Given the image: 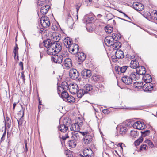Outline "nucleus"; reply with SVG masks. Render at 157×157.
I'll return each mask as SVG.
<instances>
[{"instance_id": "nucleus-1", "label": "nucleus", "mask_w": 157, "mask_h": 157, "mask_svg": "<svg viewBox=\"0 0 157 157\" xmlns=\"http://www.w3.org/2000/svg\"><path fill=\"white\" fill-rule=\"evenodd\" d=\"M60 37L55 36L51 40L48 39L43 42L44 46L47 48V53L49 55H53L54 53H58L62 49V43L59 40Z\"/></svg>"}, {"instance_id": "nucleus-2", "label": "nucleus", "mask_w": 157, "mask_h": 157, "mask_svg": "<svg viewBox=\"0 0 157 157\" xmlns=\"http://www.w3.org/2000/svg\"><path fill=\"white\" fill-rule=\"evenodd\" d=\"M79 47L77 44L73 43L69 44L68 47L69 52L73 54H77L79 50Z\"/></svg>"}, {"instance_id": "nucleus-3", "label": "nucleus", "mask_w": 157, "mask_h": 157, "mask_svg": "<svg viewBox=\"0 0 157 157\" xmlns=\"http://www.w3.org/2000/svg\"><path fill=\"white\" fill-rule=\"evenodd\" d=\"M40 23L43 28L49 27L50 25V22L49 18L46 16H42L40 19Z\"/></svg>"}, {"instance_id": "nucleus-4", "label": "nucleus", "mask_w": 157, "mask_h": 157, "mask_svg": "<svg viewBox=\"0 0 157 157\" xmlns=\"http://www.w3.org/2000/svg\"><path fill=\"white\" fill-rule=\"evenodd\" d=\"M57 53H56V54ZM55 54L56 53H55L53 55L54 56L51 58V60L56 63H61L62 62L63 59V56L59 54L56 55Z\"/></svg>"}, {"instance_id": "nucleus-5", "label": "nucleus", "mask_w": 157, "mask_h": 157, "mask_svg": "<svg viewBox=\"0 0 157 157\" xmlns=\"http://www.w3.org/2000/svg\"><path fill=\"white\" fill-rule=\"evenodd\" d=\"M79 73L75 69H71L69 72V76L72 79H76L79 76Z\"/></svg>"}, {"instance_id": "nucleus-6", "label": "nucleus", "mask_w": 157, "mask_h": 157, "mask_svg": "<svg viewBox=\"0 0 157 157\" xmlns=\"http://www.w3.org/2000/svg\"><path fill=\"white\" fill-rule=\"evenodd\" d=\"M84 155L80 154V157H91L93 155V152L91 149L86 148L83 151Z\"/></svg>"}, {"instance_id": "nucleus-7", "label": "nucleus", "mask_w": 157, "mask_h": 157, "mask_svg": "<svg viewBox=\"0 0 157 157\" xmlns=\"http://www.w3.org/2000/svg\"><path fill=\"white\" fill-rule=\"evenodd\" d=\"M94 134L92 133L89 132V134L84 137V142L86 144H88L92 141Z\"/></svg>"}, {"instance_id": "nucleus-8", "label": "nucleus", "mask_w": 157, "mask_h": 157, "mask_svg": "<svg viewBox=\"0 0 157 157\" xmlns=\"http://www.w3.org/2000/svg\"><path fill=\"white\" fill-rule=\"evenodd\" d=\"M115 68L116 72L117 74H121V73H125L126 71L129 68V67L127 66H124L122 67L116 66Z\"/></svg>"}, {"instance_id": "nucleus-9", "label": "nucleus", "mask_w": 157, "mask_h": 157, "mask_svg": "<svg viewBox=\"0 0 157 157\" xmlns=\"http://www.w3.org/2000/svg\"><path fill=\"white\" fill-rule=\"evenodd\" d=\"M78 89V85L75 83H70L69 84V90L72 94H75Z\"/></svg>"}, {"instance_id": "nucleus-10", "label": "nucleus", "mask_w": 157, "mask_h": 157, "mask_svg": "<svg viewBox=\"0 0 157 157\" xmlns=\"http://www.w3.org/2000/svg\"><path fill=\"white\" fill-rule=\"evenodd\" d=\"M115 55L112 56L113 59H119L123 58L124 56L123 52L121 50H117L115 52Z\"/></svg>"}, {"instance_id": "nucleus-11", "label": "nucleus", "mask_w": 157, "mask_h": 157, "mask_svg": "<svg viewBox=\"0 0 157 157\" xmlns=\"http://www.w3.org/2000/svg\"><path fill=\"white\" fill-rule=\"evenodd\" d=\"M134 8L138 11H142L144 9V6L141 3L138 2L134 3L133 4Z\"/></svg>"}, {"instance_id": "nucleus-12", "label": "nucleus", "mask_w": 157, "mask_h": 157, "mask_svg": "<svg viewBox=\"0 0 157 157\" xmlns=\"http://www.w3.org/2000/svg\"><path fill=\"white\" fill-rule=\"evenodd\" d=\"M91 75V71L90 70L84 69L81 72V75L83 78H85L90 77Z\"/></svg>"}, {"instance_id": "nucleus-13", "label": "nucleus", "mask_w": 157, "mask_h": 157, "mask_svg": "<svg viewBox=\"0 0 157 157\" xmlns=\"http://www.w3.org/2000/svg\"><path fill=\"white\" fill-rule=\"evenodd\" d=\"M121 80L124 83L127 85L131 84L132 82V80L131 77L127 75L123 76Z\"/></svg>"}, {"instance_id": "nucleus-14", "label": "nucleus", "mask_w": 157, "mask_h": 157, "mask_svg": "<svg viewBox=\"0 0 157 157\" xmlns=\"http://www.w3.org/2000/svg\"><path fill=\"white\" fill-rule=\"evenodd\" d=\"M78 58V63L81 64L86 59V56L82 52H78L77 53Z\"/></svg>"}, {"instance_id": "nucleus-15", "label": "nucleus", "mask_w": 157, "mask_h": 157, "mask_svg": "<svg viewBox=\"0 0 157 157\" xmlns=\"http://www.w3.org/2000/svg\"><path fill=\"white\" fill-rule=\"evenodd\" d=\"M153 85L152 83H145L142 86L144 91H151L153 90Z\"/></svg>"}, {"instance_id": "nucleus-16", "label": "nucleus", "mask_w": 157, "mask_h": 157, "mask_svg": "<svg viewBox=\"0 0 157 157\" xmlns=\"http://www.w3.org/2000/svg\"><path fill=\"white\" fill-rule=\"evenodd\" d=\"M105 44L107 46H111L114 42L113 38L111 36H107L104 40Z\"/></svg>"}, {"instance_id": "nucleus-17", "label": "nucleus", "mask_w": 157, "mask_h": 157, "mask_svg": "<svg viewBox=\"0 0 157 157\" xmlns=\"http://www.w3.org/2000/svg\"><path fill=\"white\" fill-rule=\"evenodd\" d=\"M60 87H61L63 90L65 91L68 89L69 90V85L68 83L66 82H63L61 83V86H58L57 87V90L58 92L59 91H60V90L59 89Z\"/></svg>"}, {"instance_id": "nucleus-18", "label": "nucleus", "mask_w": 157, "mask_h": 157, "mask_svg": "<svg viewBox=\"0 0 157 157\" xmlns=\"http://www.w3.org/2000/svg\"><path fill=\"white\" fill-rule=\"evenodd\" d=\"M136 70L141 75H145L146 72L145 68L143 66H140L136 68Z\"/></svg>"}, {"instance_id": "nucleus-19", "label": "nucleus", "mask_w": 157, "mask_h": 157, "mask_svg": "<svg viewBox=\"0 0 157 157\" xmlns=\"http://www.w3.org/2000/svg\"><path fill=\"white\" fill-rule=\"evenodd\" d=\"M121 43L119 41H114L113 42L112 46L113 49L115 50H119V49L121 47Z\"/></svg>"}, {"instance_id": "nucleus-20", "label": "nucleus", "mask_w": 157, "mask_h": 157, "mask_svg": "<svg viewBox=\"0 0 157 157\" xmlns=\"http://www.w3.org/2000/svg\"><path fill=\"white\" fill-rule=\"evenodd\" d=\"M58 129L59 130L63 132H65L68 130V126H66L64 122L63 124H61L58 127Z\"/></svg>"}, {"instance_id": "nucleus-21", "label": "nucleus", "mask_w": 157, "mask_h": 157, "mask_svg": "<svg viewBox=\"0 0 157 157\" xmlns=\"http://www.w3.org/2000/svg\"><path fill=\"white\" fill-rule=\"evenodd\" d=\"M80 129L79 125H78L77 123L72 124L70 128L71 130L74 132L78 131Z\"/></svg>"}, {"instance_id": "nucleus-22", "label": "nucleus", "mask_w": 157, "mask_h": 157, "mask_svg": "<svg viewBox=\"0 0 157 157\" xmlns=\"http://www.w3.org/2000/svg\"><path fill=\"white\" fill-rule=\"evenodd\" d=\"M64 65L66 67L69 68L72 67V60L69 58H66L64 61Z\"/></svg>"}, {"instance_id": "nucleus-23", "label": "nucleus", "mask_w": 157, "mask_h": 157, "mask_svg": "<svg viewBox=\"0 0 157 157\" xmlns=\"http://www.w3.org/2000/svg\"><path fill=\"white\" fill-rule=\"evenodd\" d=\"M130 67L132 68H135L136 69V68L138 67L139 66V62L135 59L133 60H132L130 64Z\"/></svg>"}, {"instance_id": "nucleus-24", "label": "nucleus", "mask_w": 157, "mask_h": 157, "mask_svg": "<svg viewBox=\"0 0 157 157\" xmlns=\"http://www.w3.org/2000/svg\"><path fill=\"white\" fill-rule=\"evenodd\" d=\"M72 40L69 37H66L63 40V44L64 45L68 48V47L69 45V44H72Z\"/></svg>"}, {"instance_id": "nucleus-25", "label": "nucleus", "mask_w": 157, "mask_h": 157, "mask_svg": "<svg viewBox=\"0 0 157 157\" xmlns=\"http://www.w3.org/2000/svg\"><path fill=\"white\" fill-rule=\"evenodd\" d=\"M84 90L86 94L88 93L89 91H90L93 89V86L92 85L87 84H86L84 87Z\"/></svg>"}, {"instance_id": "nucleus-26", "label": "nucleus", "mask_w": 157, "mask_h": 157, "mask_svg": "<svg viewBox=\"0 0 157 157\" xmlns=\"http://www.w3.org/2000/svg\"><path fill=\"white\" fill-rule=\"evenodd\" d=\"M69 147L71 148H75L76 145V141L75 140H70L68 143Z\"/></svg>"}, {"instance_id": "nucleus-27", "label": "nucleus", "mask_w": 157, "mask_h": 157, "mask_svg": "<svg viewBox=\"0 0 157 157\" xmlns=\"http://www.w3.org/2000/svg\"><path fill=\"white\" fill-rule=\"evenodd\" d=\"M49 6L44 5L41 8L40 12L43 14H45L48 10Z\"/></svg>"}, {"instance_id": "nucleus-28", "label": "nucleus", "mask_w": 157, "mask_h": 157, "mask_svg": "<svg viewBox=\"0 0 157 157\" xmlns=\"http://www.w3.org/2000/svg\"><path fill=\"white\" fill-rule=\"evenodd\" d=\"M77 96L78 98H81L84 94H86V92L83 89H81L79 90L78 89L77 93H76Z\"/></svg>"}, {"instance_id": "nucleus-29", "label": "nucleus", "mask_w": 157, "mask_h": 157, "mask_svg": "<svg viewBox=\"0 0 157 157\" xmlns=\"http://www.w3.org/2000/svg\"><path fill=\"white\" fill-rule=\"evenodd\" d=\"M71 138L73 139L74 140H78L79 138V134L78 132H74L71 133Z\"/></svg>"}, {"instance_id": "nucleus-30", "label": "nucleus", "mask_w": 157, "mask_h": 157, "mask_svg": "<svg viewBox=\"0 0 157 157\" xmlns=\"http://www.w3.org/2000/svg\"><path fill=\"white\" fill-rule=\"evenodd\" d=\"M112 37L113 38V40L114 41H117V40L121 38V35L119 34H118L117 33H114L113 34Z\"/></svg>"}, {"instance_id": "nucleus-31", "label": "nucleus", "mask_w": 157, "mask_h": 157, "mask_svg": "<svg viewBox=\"0 0 157 157\" xmlns=\"http://www.w3.org/2000/svg\"><path fill=\"white\" fill-rule=\"evenodd\" d=\"M138 129L143 130L146 128V126L143 122L139 121Z\"/></svg>"}, {"instance_id": "nucleus-32", "label": "nucleus", "mask_w": 157, "mask_h": 157, "mask_svg": "<svg viewBox=\"0 0 157 157\" xmlns=\"http://www.w3.org/2000/svg\"><path fill=\"white\" fill-rule=\"evenodd\" d=\"M67 21L68 24H72L73 23V19L69 11L68 12L67 17Z\"/></svg>"}, {"instance_id": "nucleus-33", "label": "nucleus", "mask_w": 157, "mask_h": 157, "mask_svg": "<svg viewBox=\"0 0 157 157\" xmlns=\"http://www.w3.org/2000/svg\"><path fill=\"white\" fill-rule=\"evenodd\" d=\"M151 20H157V11L153 10L151 12Z\"/></svg>"}, {"instance_id": "nucleus-34", "label": "nucleus", "mask_w": 157, "mask_h": 157, "mask_svg": "<svg viewBox=\"0 0 157 157\" xmlns=\"http://www.w3.org/2000/svg\"><path fill=\"white\" fill-rule=\"evenodd\" d=\"M101 77L98 75H94L91 77V80L94 82H98L100 81Z\"/></svg>"}, {"instance_id": "nucleus-35", "label": "nucleus", "mask_w": 157, "mask_h": 157, "mask_svg": "<svg viewBox=\"0 0 157 157\" xmlns=\"http://www.w3.org/2000/svg\"><path fill=\"white\" fill-rule=\"evenodd\" d=\"M113 28L110 25H108L105 27V30L107 33H111L113 30Z\"/></svg>"}, {"instance_id": "nucleus-36", "label": "nucleus", "mask_w": 157, "mask_h": 157, "mask_svg": "<svg viewBox=\"0 0 157 157\" xmlns=\"http://www.w3.org/2000/svg\"><path fill=\"white\" fill-rule=\"evenodd\" d=\"M68 95L69 94L66 91H64L62 92L61 94V97L64 100L66 101Z\"/></svg>"}, {"instance_id": "nucleus-37", "label": "nucleus", "mask_w": 157, "mask_h": 157, "mask_svg": "<svg viewBox=\"0 0 157 157\" xmlns=\"http://www.w3.org/2000/svg\"><path fill=\"white\" fill-rule=\"evenodd\" d=\"M151 12L150 13V12L148 11L145 13L143 15L144 17L149 21H151Z\"/></svg>"}, {"instance_id": "nucleus-38", "label": "nucleus", "mask_w": 157, "mask_h": 157, "mask_svg": "<svg viewBox=\"0 0 157 157\" xmlns=\"http://www.w3.org/2000/svg\"><path fill=\"white\" fill-rule=\"evenodd\" d=\"M141 135L143 137H145L148 136L150 133V131L149 130H146L144 131H141Z\"/></svg>"}, {"instance_id": "nucleus-39", "label": "nucleus", "mask_w": 157, "mask_h": 157, "mask_svg": "<svg viewBox=\"0 0 157 157\" xmlns=\"http://www.w3.org/2000/svg\"><path fill=\"white\" fill-rule=\"evenodd\" d=\"M66 101H67L69 102H74L75 101V99L74 97L71 95H69L67 97Z\"/></svg>"}, {"instance_id": "nucleus-40", "label": "nucleus", "mask_w": 157, "mask_h": 157, "mask_svg": "<svg viewBox=\"0 0 157 157\" xmlns=\"http://www.w3.org/2000/svg\"><path fill=\"white\" fill-rule=\"evenodd\" d=\"M143 139L142 137H140L136 140L134 142V144L136 146H138L140 143L143 141Z\"/></svg>"}, {"instance_id": "nucleus-41", "label": "nucleus", "mask_w": 157, "mask_h": 157, "mask_svg": "<svg viewBox=\"0 0 157 157\" xmlns=\"http://www.w3.org/2000/svg\"><path fill=\"white\" fill-rule=\"evenodd\" d=\"M127 131V128L124 127L121 128L120 129V133L121 135H124L126 133Z\"/></svg>"}, {"instance_id": "nucleus-42", "label": "nucleus", "mask_w": 157, "mask_h": 157, "mask_svg": "<svg viewBox=\"0 0 157 157\" xmlns=\"http://www.w3.org/2000/svg\"><path fill=\"white\" fill-rule=\"evenodd\" d=\"M5 124L6 126V124L7 127L9 128H10V127L11 125V120L8 117H6V123H5Z\"/></svg>"}, {"instance_id": "nucleus-43", "label": "nucleus", "mask_w": 157, "mask_h": 157, "mask_svg": "<svg viewBox=\"0 0 157 157\" xmlns=\"http://www.w3.org/2000/svg\"><path fill=\"white\" fill-rule=\"evenodd\" d=\"M131 136L134 138H136L139 135V133H137V131L132 130L130 132Z\"/></svg>"}, {"instance_id": "nucleus-44", "label": "nucleus", "mask_w": 157, "mask_h": 157, "mask_svg": "<svg viewBox=\"0 0 157 157\" xmlns=\"http://www.w3.org/2000/svg\"><path fill=\"white\" fill-rule=\"evenodd\" d=\"M6 126H5V128L4 130V132L0 140V142H2L4 141L5 139V136L6 135Z\"/></svg>"}, {"instance_id": "nucleus-45", "label": "nucleus", "mask_w": 157, "mask_h": 157, "mask_svg": "<svg viewBox=\"0 0 157 157\" xmlns=\"http://www.w3.org/2000/svg\"><path fill=\"white\" fill-rule=\"evenodd\" d=\"M152 78L151 76L148 74H145L143 77V80H146L148 79Z\"/></svg>"}, {"instance_id": "nucleus-46", "label": "nucleus", "mask_w": 157, "mask_h": 157, "mask_svg": "<svg viewBox=\"0 0 157 157\" xmlns=\"http://www.w3.org/2000/svg\"><path fill=\"white\" fill-rule=\"evenodd\" d=\"M145 142L148 144L151 147L154 146L152 142L149 140L147 139L145 140Z\"/></svg>"}, {"instance_id": "nucleus-47", "label": "nucleus", "mask_w": 157, "mask_h": 157, "mask_svg": "<svg viewBox=\"0 0 157 157\" xmlns=\"http://www.w3.org/2000/svg\"><path fill=\"white\" fill-rule=\"evenodd\" d=\"M114 16L111 13H109L106 15V18L108 21L111 20L113 17Z\"/></svg>"}, {"instance_id": "nucleus-48", "label": "nucleus", "mask_w": 157, "mask_h": 157, "mask_svg": "<svg viewBox=\"0 0 157 157\" xmlns=\"http://www.w3.org/2000/svg\"><path fill=\"white\" fill-rule=\"evenodd\" d=\"M147 146L146 144H143L141 145L140 148L139 149V151H141L143 149L144 150H146Z\"/></svg>"}, {"instance_id": "nucleus-49", "label": "nucleus", "mask_w": 157, "mask_h": 157, "mask_svg": "<svg viewBox=\"0 0 157 157\" xmlns=\"http://www.w3.org/2000/svg\"><path fill=\"white\" fill-rule=\"evenodd\" d=\"M18 49H17L15 48H14L13 52L14 54V56H16L17 55V57H18Z\"/></svg>"}, {"instance_id": "nucleus-50", "label": "nucleus", "mask_w": 157, "mask_h": 157, "mask_svg": "<svg viewBox=\"0 0 157 157\" xmlns=\"http://www.w3.org/2000/svg\"><path fill=\"white\" fill-rule=\"evenodd\" d=\"M43 0H38L37 1V4L38 6H42L44 3V1Z\"/></svg>"}, {"instance_id": "nucleus-51", "label": "nucleus", "mask_w": 157, "mask_h": 157, "mask_svg": "<svg viewBox=\"0 0 157 157\" xmlns=\"http://www.w3.org/2000/svg\"><path fill=\"white\" fill-rule=\"evenodd\" d=\"M136 75V72H132L131 73L129 77H131V79H135V77Z\"/></svg>"}, {"instance_id": "nucleus-52", "label": "nucleus", "mask_w": 157, "mask_h": 157, "mask_svg": "<svg viewBox=\"0 0 157 157\" xmlns=\"http://www.w3.org/2000/svg\"><path fill=\"white\" fill-rule=\"evenodd\" d=\"M136 83L137 84V86L139 87H140L141 88H142L143 85V82H135V84H136Z\"/></svg>"}, {"instance_id": "nucleus-53", "label": "nucleus", "mask_w": 157, "mask_h": 157, "mask_svg": "<svg viewBox=\"0 0 157 157\" xmlns=\"http://www.w3.org/2000/svg\"><path fill=\"white\" fill-rule=\"evenodd\" d=\"M139 121L135 122L133 124V127L134 128H136L138 129V125Z\"/></svg>"}, {"instance_id": "nucleus-54", "label": "nucleus", "mask_w": 157, "mask_h": 157, "mask_svg": "<svg viewBox=\"0 0 157 157\" xmlns=\"http://www.w3.org/2000/svg\"><path fill=\"white\" fill-rule=\"evenodd\" d=\"M27 144V140L26 139H25L24 140V144H25V151L26 153L28 151Z\"/></svg>"}, {"instance_id": "nucleus-55", "label": "nucleus", "mask_w": 157, "mask_h": 157, "mask_svg": "<svg viewBox=\"0 0 157 157\" xmlns=\"http://www.w3.org/2000/svg\"><path fill=\"white\" fill-rule=\"evenodd\" d=\"M94 18L93 17H88L86 19V21H88L89 22H90V21H92L94 20Z\"/></svg>"}, {"instance_id": "nucleus-56", "label": "nucleus", "mask_w": 157, "mask_h": 157, "mask_svg": "<svg viewBox=\"0 0 157 157\" xmlns=\"http://www.w3.org/2000/svg\"><path fill=\"white\" fill-rule=\"evenodd\" d=\"M81 6V4L80 3H78L77 5H76V11L77 14L78 13L79 11V9L80 8Z\"/></svg>"}, {"instance_id": "nucleus-57", "label": "nucleus", "mask_w": 157, "mask_h": 157, "mask_svg": "<svg viewBox=\"0 0 157 157\" xmlns=\"http://www.w3.org/2000/svg\"><path fill=\"white\" fill-rule=\"evenodd\" d=\"M103 113L105 114H108L110 113V111L107 109H104L102 110Z\"/></svg>"}, {"instance_id": "nucleus-58", "label": "nucleus", "mask_w": 157, "mask_h": 157, "mask_svg": "<svg viewBox=\"0 0 157 157\" xmlns=\"http://www.w3.org/2000/svg\"><path fill=\"white\" fill-rule=\"evenodd\" d=\"M152 78L146 80H143L146 83H151V82L152 81Z\"/></svg>"}, {"instance_id": "nucleus-59", "label": "nucleus", "mask_w": 157, "mask_h": 157, "mask_svg": "<svg viewBox=\"0 0 157 157\" xmlns=\"http://www.w3.org/2000/svg\"><path fill=\"white\" fill-rule=\"evenodd\" d=\"M24 71H22L21 72V78H22V79H23V82H25V76L24 75Z\"/></svg>"}, {"instance_id": "nucleus-60", "label": "nucleus", "mask_w": 157, "mask_h": 157, "mask_svg": "<svg viewBox=\"0 0 157 157\" xmlns=\"http://www.w3.org/2000/svg\"><path fill=\"white\" fill-rule=\"evenodd\" d=\"M140 75L138 73H137V72H136V75L135 77V80L136 79L137 80L139 78V75Z\"/></svg>"}, {"instance_id": "nucleus-61", "label": "nucleus", "mask_w": 157, "mask_h": 157, "mask_svg": "<svg viewBox=\"0 0 157 157\" xmlns=\"http://www.w3.org/2000/svg\"><path fill=\"white\" fill-rule=\"evenodd\" d=\"M123 145L124 146L125 145L123 143H120L118 144L117 146L120 147L122 150H123V147H122Z\"/></svg>"}, {"instance_id": "nucleus-62", "label": "nucleus", "mask_w": 157, "mask_h": 157, "mask_svg": "<svg viewBox=\"0 0 157 157\" xmlns=\"http://www.w3.org/2000/svg\"><path fill=\"white\" fill-rule=\"evenodd\" d=\"M19 65L21 67L22 70H23V63L22 62H20L19 63Z\"/></svg>"}, {"instance_id": "nucleus-63", "label": "nucleus", "mask_w": 157, "mask_h": 157, "mask_svg": "<svg viewBox=\"0 0 157 157\" xmlns=\"http://www.w3.org/2000/svg\"><path fill=\"white\" fill-rule=\"evenodd\" d=\"M17 120L18 121V125H21L23 122L21 120V118H20L19 120H18L17 119Z\"/></svg>"}, {"instance_id": "nucleus-64", "label": "nucleus", "mask_w": 157, "mask_h": 157, "mask_svg": "<svg viewBox=\"0 0 157 157\" xmlns=\"http://www.w3.org/2000/svg\"><path fill=\"white\" fill-rule=\"evenodd\" d=\"M86 29L89 32H91L92 31V28L91 27H87Z\"/></svg>"}]
</instances>
